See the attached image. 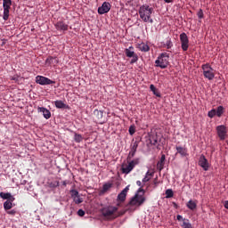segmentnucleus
<instances>
[{
  "mask_svg": "<svg viewBox=\"0 0 228 228\" xmlns=\"http://www.w3.org/2000/svg\"><path fill=\"white\" fill-rule=\"evenodd\" d=\"M170 54L168 53H161L158 59L155 61V66L165 69L170 64Z\"/></svg>",
  "mask_w": 228,
  "mask_h": 228,
  "instance_id": "obj_4",
  "label": "nucleus"
},
{
  "mask_svg": "<svg viewBox=\"0 0 228 228\" xmlns=\"http://www.w3.org/2000/svg\"><path fill=\"white\" fill-rule=\"evenodd\" d=\"M52 188H58L60 186V182H53V183H51Z\"/></svg>",
  "mask_w": 228,
  "mask_h": 228,
  "instance_id": "obj_42",
  "label": "nucleus"
},
{
  "mask_svg": "<svg viewBox=\"0 0 228 228\" xmlns=\"http://www.w3.org/2000/svg\"><path fill=\"white\" fill-rule=\"evenodd\" d=\"M11 5H12V0H3V8H4L3 19H4V20H8V19L10 17Z\"/></svg>",
  "mask_w": 228,
  "mask_h": 228,
  "instance_id": "obj_7",
  "label": "nucleus"
},
{
  "mask_svg": "<svg viewBox=\"0 0 228 228\" xmlns=\"http://www.w3.org/2000/svg\"><path fill=\"white\" fill-rule=\"evenodd\" d=\"M37 111L38 113H43L45 118H50L52 117L50 110L45 109V107H38Z\"/></svg>",
  "mask_w": 228,
  "mask_h": 228,
  "instance_id": "obj_16",
  "label": "nucleus"
},
{
  "mask_svg": "<svg viewBox=\"0 0 228 228\" xmlns=\"http://www.w3.org/2000/svg\"><path fill=\"white\" fill-rule=\"evenodd\" d=\"M197 16L199 17V19H203L204 17V12L202 9H200L197 12Z\"/></svg>",
  "mask_w": 228,
  "mask_h": 228,
  "instance_id": "obj_38",
  "label": "nucleus"
},
{
  "mask_svg": "<svg viewBox=\"0 0 228 228\" xmlns=\"http://www.w3.org/2000/svg\"><path fill=\"white\" fill-rule=\"evenodd\" d=\"M174 0H164V3L170 4L173 3Z\"/></svg>",
  "mask_w": 228,
  "mask_h": 228,
  "instance_id": "obj_49",
  "label": "nucleus"
},
{
  "mask_svg": "<svg viewBox=\"0 0 228 228\" xmlns=\"http://www.w3.org/2000/svg\"><path fill=\"white\" fill-rule=\"evenodd\" d=\"M199 165L200 167H201V168H203V170L205 171L209 170V162L207 159L205 155L200 156Z\"/></svg>",
  "mask_w": 228,
  "mask_h": 228,
  "instance_id": "obj_11",
  "label": "nucleus"
},
{
  "mask_svg": "<svg viewBox=\"0 0 228 228\" xmlns=\"http://www.w3.org/2000/svg\"><path fill=\"white\" fill-rule=\"evenodd\" d=\"M94 116L97 118L98 120H102V118L104 116V112L102 111L101 110H94Z\"/></svg>",
  "mask_w": 228,
  "mask_h": 228,
  "instance_id": "obj_24",
  "label": "nucleus"
},
{
  "mask_svg": "<svg viewBox=\"0 0 228 228\" xmlns=\"http://www.w3.org/2000/svg\"><path fill=\"white\" fill-rule=\"evenodd\" d=\"M77 215H78V216H85L86 211H85V210H82V208H80V209L77 211Z\"/></svg>",
  "mask_w": 228,
  "mask_h": 228,
  "instance_id": "obj_40",
  "label": "nucleus"
},
{
  "mask_svg": "<svg viewBox=\"0 0 228 228\" xmlns=\"http://www.w3.org/2000/svg\"><path fill=\"white\" fill-rule=\"evenodd\" d=\"M182 228H193L189 219H183V223L181 224Z\"/></svg>",
  "mask_w": 228,
  "mask_h": 228,
  "instance_id": "obj_21",
  "label": "nucleus"
},
{
  "mask_svg": "<svg viewBox=\"0 0 228 228\" xmlns=\"http://www.w3.org/2000/svg\"><path fill=\"white\" fill-rule=\"evenodd\" d=\"M177 153H179L181 156H187V149L182 146H176Z\"/></svg>",
  "mask_w": 228,
  "mask_h": 228,
  "instance_id": "obj_22",
  "label": "nucleus"
},
{
  "mask_svg": "<svg viewBox=\"0 0 228 228\" xmlns=\"http://www.w3.org/2000/svg\"><path fill=\"white\" fill-rule=\"evenodd\" d=\"M134 156V151H133V147L131 145V150L129 151V155L127 156V161H132Z\"/></svg>",
  "mask_w": 228,
  "mask_h": 228,
  "instance_id": "obj_35",
  "label": "nucleus"
},
{
  "mask_svg": "<svg viewBox=\"0 0 228 228\" xmlns=\"http://www.w3.org/2000/svg\"><path fill=\"white\" fill-rule=\"evenodd\" d=\"M154 172L151 173V171H147L144 178H142L143 183H146L147 182H150L151 177H153Z\"/></svg>",
  "mask_w": 228,
  "mask_h": 228,
  "instance_id": "obj_25",
  "label": "nucleus"
},
{
  "mask_svg": "<svg viewBox=\"0 0 228 228\" xmlns=\"http://www.w3.org/2000/svg\"><path fill=\"white\" fill-rule=\"evenodd\" d=\"M128 191H129V187L128 186L125 187V189H123V191H121V192L118 193L117 201H119L121 203L125 202L126 200V195Z\"/></svg>",
  "mask_w": 228,
  "mask_h": 228,
  "instance_id": "obj_15",
  "label": "nucleus"
},
{
  "mask_svg": "<svg viewBox=\"0 0 228 228\" xmlns=\"http://www.w3.org/2000/svg\"><path fill=\"white\" fill-rule=\"evenodd\" d=\"M63 185H64V186H67V183H66V182H63Z\"/></svg>",
  "mask_w": 228,
  "mask_h": 228,
  "instance_id": "obj_52",
  "label": "nucleus"
},
{
  "mask_svg": "<svg viewBox=\"0 0 228 228\" xmlns=\"http://www.w3.org/2000/svg\"><path fill=\"white\" fill-rule=\"evenodd\" d=\"M111 5L110 2H103L102 6H99L98 12L99 14H106L110 12Z\"/></svg>",
  "mask_w": 228,
  "mask_h": 228,
  "instance_id": "obj_13",
  "label": "nucleus"
},
{
  "mask_svg": "<svg viewBox=\"0 0 228 228\" xmlns=\"http://www.w3.org/2000/svg\"><path fill=\"white\" fill-rule=\"evenodd\" d=\"M154 12V8L144 4L143 5L140 6L139 8V16L142 21L147 23H153L154 20L151 19V14Z\"/></svg>",
  "mask_w": 228,
  "mask_h": 228,
  "instance_id": "obj_2",
  "label": "nucleus"
},
{
  "mask_svg": "<svg viewBox=\"0 0 228 228\" xmlns=\"http://www.w3.org/2000/svg\"><path fill=\"white\" fill-rule=\"evenodd\" d=\"M145 191H143L142 187H139L138 192L131 198L130 201L128 202V206H135L140 208L142 206L143 202L146 201V198L144 197Z\"/></svg>",
  "mask_w": 228,
  "mask_h": 228,
  "instance_id": "obj_3",
  "label": "nucleus"
},
{
  "mask_svg": "<svg viewBox=\"0 0 228 228\" xmlns=\"http://www.w3.org/2000/svg\"><path fill=\"white\" fill-rule=\"evenodd\" d=\"M140 162V159H133L131 161H128V165H122L121 167V172L124 175H129L132 170H134L135 165H138Z\"/></svg>",
  "mask_w": 228,
  "mask_h": 228,
  "instance_id": "obj_6",
  "label": "nucleus"
},
{
  "mask_svg": "<svg viewBox=\"0 0 228 228\" xmlns=\"http://www.w3.org/2000/svg\"><path fill=\"white\" fill-rule=\"evenodd\" d=\"M134 47H133V45H130L129 48H126L125 53L126 54L127 58H132V60L130 61V63H135L138 61V55L136 54V53H134Z\"/></svg>",
  "mask_w": 228,
  "mask_h": 228,
  "instance_id": "obj_9",
  "label": "nucleus"
},
{
  "mask_svg": "<svg viewBox=\"0 0 228 228\" xmlns=\"http://www.w3.org/2000/svg\"><path fill=\"white\" fill-rule=\"evenodd\" d=\"M75 142H83V136L80 134H75Z\"/></svg>",
  "mask_w": 228,
  "mask_h": 228,
  "instance_id": "obj_34",
  "label": "nucleus"
},
{
  "mask_svg": "<svg viewBox=\"0 0 228 228\" xmlns=\"http://www.w3.org/2000/svg\"><path fill=\"white\" fill-rule=\"evenodd\" d=\"M150 142L152 146H158V135H151Z\"/></svg>",
  "mask_w": 228,
  "mask_h": 228,
  "instance_id": "obj_28",
  "label": "nucleus"
},
{
  "mask_svg": "<svg viewBox=\"0 0 228 228\" xmlns=\"http://www.w3.org/2000/svg\"><path fill=\"white\" fill-rule=\"evenodd\" d=\"M180 42L182 44V49L183 52H187L190 47V39L188 38V35L185 32H183L180 35Z\"/></svg>",
  "mask_w": 228,
  "mask_h": 228,
  "instance_id": "obj_10",
  "label": "nucleus"
},
{
  "mask_svg": "<svg viewBox=\"0 0 228 228\" xmlns=\"http://www.w3.org/2000/svg\"><path fill=\"white\" fill-rule=\"evenodd\" d=\"M187 208L190 209V210H195L197 208V202L196 201H193L192 200H190L188 202H187Z\"/></svg>",
  "mask_w": 228,
  "mask_h": 228,
  "instance_id": "obj_23",
  "label": "nucleus"
},
{
  "mask_svg": "<svg viewBox=\"0 0 228 228\" xmlns=\"http://www.w3.org/2000/svg\"><path fill=\"white\" fill-rule=\"evenodd\" d=\"M83 202V198L80 197L79 192H77V197L75 198L76 204H81Z\"/></svg>",
  "mask_w": 228,
  "mask_h": 228,
  "instance_id": "obj_37",
  "label": "nucleus"
},
{
  "mask_svg": "<svg viewBox=\"0 0 228 228\" xmlns=\"http://www.w3.org/2000/svg\"><path fill=\"white\" fill-rule=\"evenodd\" d=\"M166 196H167V198H173L174 197V191H172V189H167L166 191Z\"/></svg>",
  "mask_w": 228,
  "mask_h": 228,
  "instance_id": "obj_36",
  "label": "nucleus"
},
{
  "mask_svg": "<svg viewBox=\"0 0 228 228\" xmlns=\"http://www.w3.org/2000/svg\"><path fill=\"white\" fill-rule=\"evenodd\" d=\"M7 214L8 215H11L12 216H15V215H16V210H9V211H7Z\"/></svg>",
  "mask_w": 228,
  "mask_h": 228,
  "instance_id": "obj_43",
  "label": "nucleus"
},
{
  "mask_svg": "<svg viewBox=\"0 0 228 228\" xmlns=\"http://www.w3.org/2000/svg\"><path fill=\"white\" fill-rule=\"evenodd\" d=\"M136 183L138 186H142V182H140V180H137Z\"/></svg>",
  "mask_w": 228,
  "mask_h": 228,
  "instance_id": "obj_50",
  "label": "nucleus"
},
{
  "mask_svg": "<svg viewBox=\"0 0 228 228\" xmlns=\"http://www.w3.org/2000/svg\"><path fill=\"white\" fill-rule=\"evenodd\" d=\"M54 105L57 109H69V105L63 102V101H55Z\"/></svg>",
  "mask_w": 228,
  "mask_h": 228,
  "instance_id": "obj_19",
  "label": "nucleus"
},
{
  "mask_svg": "<svg viewBox=\"0 0 228 228\" xmlns=\"http://www.w3.org/2000/svg\"><path fill=\"white\" fill-rule=\"evenodd\" d=\"M11 80L19 81V76L12 77Z\"/></svg>",
  "mask_w": 228,
  "mask_h": 228,
  "instance_id": "obj_47",
  "label": "nucleus"
},
{
  "mask_svg": "<svg viewBox=\"0 0 228 228\" xmlns=\"http://www.w3.org/2000/svg\"><path fill=\"white\" fill-rule=\"evenodd\" d=\"M216 116L218 118H221L222 114H224V109L222 105H219V107H217V110H216Z\"/></svg>",
  "mask_w": 228,
  "mask_h": 228,
  "instance_id": "obj_29",
  "label": "nucleus"
},
{
  "mask_svg": "<svg viewBox=\"0 0 228 228\" xmlns=\"http://www.w3.org/2000/svg\"><path fill=\"white\" fill-rule=\"evenodd\" d=\"M55 28L57 30H68L69 25H67L64 21H57Z\"/></svg>",
  "mask_w": 228,
  "mask_h": 228,
  "instance_id": "obj_17",
  "label": "nucleus"
},
{
  "mask_svg": "<svg viewBox=\"0 0 228 228\" xmlns=\"http://www.w3.org/2000/svg\"><path fill=\"white\" fill-rule=\"evenodd\" d=\"M0 197L3 198V200H7L8 198H11L10 192H0Z\"/></svg>",
  "mask_w": 228,
  "mask_h": 228,
  "instance_id": "obj_31",
  "label": "nucleus"
},
{
  "mask_svg": "<svg viewBox=\"0 0 228 228\" xmlns=\"http://www.w3.org/2000/svg\"><path fill=\"white\" fill-rule=\"evenodd\" d=\"M140 142H141V140H135V141H134V142L131 144V147H132V149H133V151H134V155H135V152L137 151V149H138V146H139V144H140Z\"/></svg>",
  "mask_w": 228,
  "mask_h": 228,
  "instance_id": "obj_27",
  "label": "nucleus"
},
{
  "mask_svg": "<svg viewBox=\"0 0 228 228\" xmlns=\"http://www.w3.org/2000/svg\"><path fill=\"white\" fill-rule=\"evenodd\" d=\"M217 134L220 140H225L227 129L224 125H219V126L216 127Z\"/></svg>",
  "mask_w": 228,
  "mask_h": 228,
  "instance_id": "obj_12",
  "label": "nucleus"
},
{
  "mask_svg": "<svg viewBox=\"0 0 228 228\" xmlns=\"http://www.w3.org/2000/svg\"><path fill=\"white\" fill-rule=\"evenodd\" d=\"M134 133H135V127L134 126H130L129 127L130 135H134Z\"/></svg>",
  "mask_w": 228,
  "mask_h": 228,
  "instance_id": "obj_41",
  "label": "nucleus"
},
{
  "mask_svg": "<svg viewBox=\"0 0 228 228\" xmlns=\"http://www.w3.org/2000/svg\"><path fill=\"white\" fill-rule=\"evenodd\" d=\"M174 208H178L176 202H173Z\"/></svg>",
  "mask_w": 228,
  "mask_h": 228,
  "instance_id": "obj_51",
  "label": "nucleus"
},
{
  "mask_svg": "<svg viewBox=\"0 0 228 228\" xmlns=\"http://www.w3.org/2000/svg\"><path fill=\"white\" fill-rule=\"evenodd\" d=\"M13 201H15V198L12 197V193H10V197L7 199V201L4 202V208L5 211L8 212L13 208Z\"/></svg>",
  "mask_w": 228,
  "mask_h": 228,
  "instance_id": "obj_14",
  "label": "nucleus"
},
{
  "mask_svg": "<svg viewBox=\"0 0 228 228\" xmlns=\"http://www.w3.org/2000/svg\"><path fill=\"white\" fill-rule=\"evenodd\" d=\"M69 192L71 194V198H72L73 201L76 202V198L78 195V191H76V189H71V191Z\"/></svg>",
  "mask_w": 228,
  "mask_h": 228,
  "instance_id": "obj_30",
  "label": "nucleus"
},
{
  "mask_svg": "<svg viewBox=\"0 0 228 228\" xmlns=\"http://www.w3.org/2000/svg\"><path fill=\"white\" fill-rule=\"evenodd\" d=\"M183 216H181V215L176 216V220L177 221H183Z\"/></svg>",
  "mask_w": 228,
  "mask_h": 228,
  "instance_id": "obj_46",
  "label": "nucleus"
},
{
  "mask_svg": "<svg viewBox=\"0 0 228 228\" xmlns=\"http://www.w3.org/2000/svg\"><path fill=\"white\" fill-rule=\"evenodd\" d=\"M224 208H227V210H228V201H224Z\"/></svg>",
  "mask_w": 228,
  "mask_h": 228,
  "instance_id": "obj_48",
  "label": "nucleus"
},
{
  "mask_svg": "<svg viewBox=\"0 0 228 228\" xmlns=\"http://www.w3.org/2000/svg\"><path fill=\"white\" fill-rule=\"evenodd\" d=\"M54 61H57L56 57H47L45 62H46L48 65H52V63H53Z\"/></svg>",
  "mask_w": 228,
  "mask_h": 228,
  "instance_id": "obj_33",
  "label": "nucleus"
},
{
  "mask_svg": "<svg viewBox=\"0 0 228 228\" xmlns=\"http://www.w3.org/2000/svg\"><path fill=\"white\" fill-rule=\"evenodd\" d=\"M110 188H111V184H110V183L103 184L102 189H103L104 192H106V191H109Z\"/></svg>",
  "mask_w": 228,
  "mask_h": 228,
  "instance_id": "obj_39",
  "label": "nucleus"
},
{
  "mask_svg": "<svg viewBox=\"0 0 228 228\" xmlns=\"http://www.w3.org/2000/svg\"><path fill=\"white\" fill-rule=\"evenodd\" d=\"M138 49L141 50V52H149L151 50V47L146 43H141L138 45Z\"/></svg>",
  "mask_w": 228,
  "mask_h": 228,
  "instance_id": "obj_20",
  "label": "nucleus"
},
{
  "mask_svg": "<svg viewBox=\"0 0 228 228\" xmlns=\"http://www.w3.org/2000/svg\"><path fill=\"white\" fill-rule=\"evenodd\" d=\"M172 45H173V44H172L171 41H167V49H171Z\"/></svg>",
  "mask_w": 228,
  "mask_h": 228,
  "instance_id": "obj_45",
  "label": "nucleus"
},
{
  "mask_svg": "<svg viewBox=\"0 0 228 228\" xmlns=\"http://www.w3.org/2000/svg\"><path fill=\"white\" fill-rule=\"evenodd\" d=\"M150 89L154 94V95L159 96V97L161 96L160 92H159V90L157 89L156 86L151 85Z\"/></svg>",
  "mask_w": 228,
  "mask_h": 228,
  "instance_id": "obj_26",
  "label": "nucleus"
},
{
  "mask_svg": "<svg viewBox=\"0 0 228 228\" xmlns=\"http://www.w3.org/2000/svg\"><path fill=\"white\" fill-rule=\"evenodd\" d=\"M201 69H202L203 76L205 77V78H208V80H214L216 76L215 69L214 68H212L210 63H204L201 66Z\"/></svg>",
  "mask_w": 228,
  "mask_h": 228,
  "instance_id": "obj_5",
  "label": "nucleus"
},
{
  "mask_svg": "<svg viewBox=\"0 0 228 228\" xmlns=\"http://www.w3.org/2000/svg\"><path fill=\"white\" fill-rule=\"evenodd\" d=\"M216 115V109L210 110V111H208V116L210 118H215Z\"/></svg>",
  "mask_w": 228,
  "mask_h": 228,
  "instance_id": "obj_32",
  "label": "nucleus"
},
{
  "mask_svg": "<svg viewBox=\"0 0 228 228\" xmlns=\"http://www.w3.org/2000/svg\"><path fill=\"white\" fill-rule=\"evenodd\" d=\"M153 183H154L155 186H158V184H159V181L158 176L154 178Z\"/></svg>",
  "mask_w": 228,
  "mask_h": 228,
  "instance_id": "obj_44",
  "label": "nucleus"
},
{
  "mask_svg": "<svg viewBox=\"0 0 228 228\" xmlns=\"http://www.w3.org/2000/svg\"><path fill=\"white\" fill-rule=\"evenodd\" d=\"M121 201H118L117 206H106L101 209L102 216H104L107 221H114L118 217L123 216L126 210L118 211V208H121Z\"/></svg>",
  "mask_w": 228,
  "mask_h": 228,
  "instance_id": "obj_1",
  "label": "nucleus"
},
{
  "mask_svg": "<svg viewBox=\"0 0 228 228\" xmlns=\"http://www.w3.org/2000/svg\"><path fill=\"white\" fill-rule=\"evenodd\" d=\"M166 155H162L160 160L157 164V168L159 171H162L165 166Z\"/></svg>",
  "mask_w": 228,
  "mask_h": 228,
  "instance_id": "obj_18",
  "label": "nucleus"
},
{
  "mask_svg": "<svg viewBox=\"0 0 228 228\" xmlns=\"http://www.w3.org/2000/svg\"><path fill=\"white\" fill-rule=\"evenodd\" d=\"M36 83H37V85H41L42 86H45L47 85H54L56 81L51 80V78H48L47 77L37 76Z\"/></svg>",
  "mask_w": 228,
  "mask_h": 228,
  "instance_id": "obj_8",
  "label": "nucleus"
}]
</instances>
